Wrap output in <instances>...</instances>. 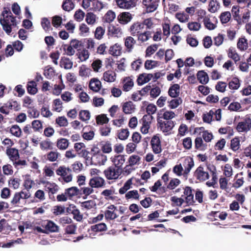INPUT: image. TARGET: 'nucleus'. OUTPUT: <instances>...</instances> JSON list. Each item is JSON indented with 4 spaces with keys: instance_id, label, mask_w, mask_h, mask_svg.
<instances>
[{
    "instance_id": "obj_1",
    "label": "nucleus",
    "mask_w": 251,
    "mask_h": 251,
    "mask_svg": "<svg viewBox=\"0 0 251 251\" xmlns=\"http://www.w3.org/2000/svg\"><path fill=\"white\" fill-rule=\"evenodd\" d=\"M104 176L108 180L117 179L122 174V170L117 169L114 166L107 168L103 171Z\"/></svg>"
},
{
    "instance_id": "obj_2",
    "label": "nucleus",
    "mask_w": 251,
    "mask_h": 251,
    "mask_svg": "<svg viewBox=\"0 0 251 251\" xmlns=\"http://www.w3.org/2000/svg\"><path fill=\"white\" fill-rule=\"evenodd\" d=\"M71 172L72 170L69 168H66L65 166H60L56 170V174L62 176L63 180L66 183L70 182L72 180L73 176Z\"/></svg>"
},
{
    "instance_id": "obj_3",
    "label": "nucleus",
    "mask_w": 251,
    "mask_h": 251,
    "mask_svg": "<svg viewBox=\"0 0 251 251\" xmlns=\"http://www.w3.org/2000/svg\"><path fill=\"white\" fill-rule=\"evenodd\" d=\"M0 24L2 26L3 30L8 34L9 35L11 31L12 27L17 26V22L16 21V25L14 23H11L10 19L6 16L5 17H0Z\"/></svg>"
},
{
    "instance_id": "obj_4",
    "label": "nucleus",
    "mask_w": 251,
    "mask_h": 251,
    "mask_svg": "<svg viewBox=\"0 0 251 251\" xmlns=\"http://www.w3.org/2000/svg\"><path fill=\"white\" fill-rule=\"evenodd\" d=\"M251 128V119L250 117L245 118L243 121L240 122L237 124L236 129L239 132H247Z\"/></svg>"
},
{
    "instance_id": "obj_5",
    "label": "nucleus",
    "mask_w": 251,
    "mask_h": 251,
    "mask_svg": "<svg viewBox=\"0 0 251 251\" xmlns=\"http://www.w3.org/2000/svg\"><path fill=\"white\" fill-rule=\"evenodd\" d=\"M151 145L154 153L159 154L162 151L161 141L158 134L154 135L152 137Z\"/></svg>"
},
{
    "instance_id": "obj_6",
    "label": "nucleus",
    "mask_w": 251,
    "mask_h": 251,
    "mask_svg": "<svg viewBox=\"0 0 251 251\" xmlns=\"http://www.w3.org/2000/svg\"><path fill=\"white\" fill-rule=\"evenodd\" d=\"M120 8L129 9L134 7L139 0H115Z\"/></svg>"
},
{
    "instance_id": "obj_7",
    "label": "nucleus",
    "mask_w": 251,
    "mask_h": 251,
    "mask_svg": "<svg viewBox=\"0 0 251 251\" xmlns=\"http://www.w3.org/2000/svg\"><path fill=\"white\" fill-rule=\"evenodd\" d=\"M194 176L200 181H204L209 178L208 173L204 171L203 167L201 165L197 168L194 172Z\"/></svg>"
},
{
    "instance_id": "obj_8",
    "label": "nucleus",
    "mask_w": 251,
    "mask_h": 251,
    "mask_svg": "<svg viewBox=\"0 0 251 251\" xmlns=\"http://www.w3.org/2000/svg\"><path fill=\"white\" fill-rule=\"evenodd\" d=\"M153 119L152 115H145L142 119V126L141 127V131L143 134H147L149 132L151 121Z\"/></svg>"
},
{
    "instance_id": "obj_9",
    "label": "nucleus",
    "mask_w": 251,
    "mask_h": 251,
    "mask_svg": "<svg viewBox=\"0 0 251 251\" xmlns=\"http://www.w3.org/2000/svg\"><path fill=\"white\" fill-rule=\"evenodd\" d=\"M45 185V190L48 192L50 198H51L53 194H56L59 190V187L55 183L49 181L42 182Z\"/></svg>"
},
{
    "instance_id": "obj_10",
    "label": "nucleus",
    "mask_w": 251,
    "mask_h": 251,
    "mask_svg": "<svg viewBox=\"0 0 251 251\" xmlns=\"http://www.w3.org/2000/svg\"><path fill=\"white\" fill-rule=\"evenodd\" d=\"M183 166L184 168L183 175L185 176H187L192 168L194 166V162L193 158L190 156L184 157L183 162Z\"/></svg>"
},
{
    "instance_id": "obj_11",
    "label": "nucleus",
    "mask_w": 251,
    "mask_h": 251,
    "mask_svg": "<svg viewBox=\"0 0 251 251\" xmlns=\"http://www.w3.org/2000/svg\"><path fill=\"white\" fill-rule=\"evenodd\" d=\"M107 160V156L100 151H98L97 153L93 155L92 164L95 165H104Z\"/></svg>"
},
{
    "instance_id": "obj_12",
    "label": "nucleus",
    "mask_w": 251,
    "mask_h": 251,
    "mask_svg": "<svg viewBox=\"0 0 251 251\" xmlns=\"http://www.w3.org/2000/svg\"><path fill=\"white\" fill-rule=\"evenodd\" d=\"M157 120L159 124V127L163 132L170 131L175 126L174 122L171 120L162 122L159 120V116L157 117Z\"/></svg>"
},
{
    "instance_id": "obj_13",
    "label": "nucleus",
    "mask_w": 251,
    "mask_h": 251,
    "mask_svg": "<svg viewBox=\"0 0 251 251\" xmlns=\"http://www.w3.org/2000/svg\"><path fill=\"white\" fill-rule=\"evenodd\" d=\"M105 180L104 179L98 176H95L91 178L89 182V186L93 188H101L102 187L105 185Z\"/></svg>"
},
{
    "instance_id": "obj_14",
    "label": "nucleus",
    "mask_w": 251,
    "mask_h": 251,
    "mask_svg": "<svg viewBox=\"0 0 251 251\" xmlns=\"http://www.w3.org/2000/svg\"><path fill=\"white\" fill-rule=\"evenodd\" d=\"M66 211L69 213L73 215V218L78 222H80L83 218L82 215L80 214L79 210L74 204H70L67 208Z\"/></svg>"
},
{
    "instance_id": "obj_15",
    "label": "nucleus",
    "mask_w": 251,
    "mask_h": 251,
    "mask_svg": "<svg viewBox=\"0 0 251 251\" xmlns=\"http://www.w3.org/2000/svg\"><path fill=\"white\" fill-rule=\"evenodd\" d=\"M194 190L189 186H186L184 189V195L185 196V202L187 205H193L195 202L194 199Z\"/></svg>"
},
{
    "instance_id": "obj_16",
    "label": "nucleus",
    "mask_w": 251,
    "mask_h": 251,
    "mask_svg": "<svg viewBox=\"0 0 251 251\" xmlns=\"http://www.w3.org/2000/svg\"><path fill=\"white\" fill-rule=\"evenodd\" d=\"M143 29V25L141 23L136 22L130 26L129 31L132 36H135L142 33Z\"/></svg>"
},
{
    "instance_id": "obj_17",
    "label": "nucleus",
    "mask_w": 251,
    "mask_h": 251,
    "mask_svg": "<svg viewBox=\"0 0 251 251\" xmlns=\"http://www.w3.org/2000/svg\"><path fill=\"white\" fill-rule=\"evenodd\" d=\"M143 4L145 5L148 12L155 11L158 6L157 0H143Z\"/></svg>"
},
{
    "instance_id": "obj_18",
    "label": "nucleus",
    "mask_w": 251,
    "mask_h": 251,
    "mask_svg": "<svg viewBox=\"0 0 251 251\" xmlns=\"http://www.w3.org/2000/svg\"><path fill=\"white\" fill-rule=\"evenodd\" d=\"M124 155H117L113 158H111V161L114 165V167L120 170H122V166L125 163L126 159Z\"/></svg>"
},
{
    "instance_id": "obj_19",
    "label": "nucleus",
    "mask_w": 251,
    "mask_h": 251,
    "mask_svg": "<svg viewBox=\"0 0 251 251\" xmlns=\"http://www.w3.org/2000/svg\"><path fill=\"white\" fill-rule=\"evenodd\" d=\"M42 226L45 228L47 233L49 232H56L59 230V226L50 220H47L46 224H44Z\"/></svg>"
},
{
    "instance_id": "obj_20",
    "label": "nucleus",
    "mask_w": 251,
    "mask_h": 251,
    "mask_svg": "<svg viewBox=\"0 0 251 251\" xmlns=\"http://www.w3.org/2000/svg\"><path fill=\"white\" fill-rule=\"evenodd\" d=\"M69 200H72L75 197L80 196L81 191L76 186H72L65 189Z\"/></svg>"
},
{
    "instance_id": "obj_21",
    "label": "nucleus",
    "mask_w": 251,
    "mask_h": 251,
    "mask_svg": "<svg viewBox=\"0 0 251 251\" xmlns=\"http://www.w3.org/2000/svg\"><path fill=\"white\" fill-rule=\"evenodd\" d=\"M124 44L127 52H131L133 50L136 41L131 36H127L124 38Z\"/></svg>"
},
{
    "instance_id": "obj_22",
    "label": "nucleus",
    "mask_w": 251,
    "mask_h": 251,
    "mask_svg": "<svg viewBox=\"0 0 251 251\" xmlns=\"http://www.w3.org/2000/svg\"><path fill=\"white\" fill-rule=\"evenodd\" d=\"M132 18V15L129 12H125L118 15V20L120 24L125 25L129 22Z\"/></svg>"
},
{
    "instance_id": "obj_23",
    "label": "nucleus",
    "mask_w": 251,
    "mask_h": 251,
    "mask_svg": "<svg viewBox=\"0 0 251 251\" xmlns=\"http://www.w3.org/2000/svg\"><path fill=\"white\" fill-rule=\"evenodd\" d=\"M153 77V75L151 74H141L139 75L137 80L138 84L141 85L147 83Z\"/></svg>"
},
{
    "instance_id": "obj_24",
    "label": "nucleus",
    "mask_w": 251,
    "mask_h": 251,
    "mask_svg": "<svg viewBox=\"0 0 251 251\" xmlns=\"http://www.w3.org/2000/svg\"><path fill=\"white\" fill-rule=\"evenodd\" d=\"M180 86L178 84L172 85L169 89L168 95L171 98H177L179 95Z\"/></svg>"
},
{
    "instance_id": "obj_25",
    "label": "nucleus",
    "mask_w": 251,
    "mask_h": 251,
    "mask_svg": "<svg viewBox=\"0 0 251 251\" xmlns=\"http://www.w3.org/2000/svg\"><path fill=\"white\" fill-rule=\"evenodd\" d=\"M195 148L197 150L203 151L207 149V144L203 143L201 137H197L194 141Z\"/></svg>"
},
{
    "instance_id": "obj_26",
    "label": "nucleus",
    "mask_w": 251,
    "mask_h": 251,
    "mask_svg": "<svg viewBox=\"0 0 251 251\" xmlns=\"http://www.w3.org/2000/svg\"><path fill=\"white\" fill-rule=\"evenodd\" d=\"M101 86V82L97 78H93L90 81L89 87L94 92H98L100 90Z\"/></svg>"
},
{
    "instance_id": "obj_27",
    "label": "nucleus",
    "mask_w": 251,
    "mask_h": 251,
    "mask_svg": "<svg viewBox=\"0 0 251 251\" xmlns=\"http://www.w3.org/2000/svg\"><path fill=\"white\" fill-rule=\"evenodd\" d=\"M198 80L202 84H206L209 81L207 74L203 70L199 71L197 74Z\"/></svg>"
},
{
    "instance_id": "obj_28",
    "label": "nucleus",
    "mask_w": 251,
    "mask_h": 251,
    "mask_svg": "<svg viewBox=\"0 0 251 251\" xmlns=\"http://www.w3.org/2000/svg\"><path fill=\"white\" fill-rule=\"evenodd\" d=\"M6 154L11 160H16L19 158V151L15 148H8Z\"/></svg>"
},
{
    "instance_id": "obj_29",
    "label": "nucleus",
    "mask_w": 251,
    "mask_h": 251,
    "mask_svg": "<svg viewBox=\"0 0 251 251\" xmlns=\"http://www.w3.org/2000/svg\"><path fill=\"white\" fill-rule=\"evenodd\" d=\"M134 109L135 105L130 101L124 103L123 105V111L126 114H131Z\"/></svg>"
},
{
    "instance_id": "obj_30",
    "label": "nucleus",
    "mask_w": 251,
    "mask_h": 251,
    "mask_svg": "<svg viewBox=\"0 0 251 251\" xmlns=\"http://www.w3.org/2000/svg\"><path fill=\"white\" fill-rule=\"evenodd\" d=\"M6 16L10 19L11 23H14L15 25H16V17L12 15L10 9L8 7H4L0 15V17H5Z\"/></svg>"
},
{
    "instance_id": "obj_31",
    "label": "nucleus",
    "mask_w": 251,
    "mask_h": 251,
    "mask_svg": "<svg viewBox=\"0 0 251 251\" xmlns=\"http://www.w3.org/2000/svg\"><path fill=\"white\" fill-rule=\"evenodd\" d=\"M227 56L229 58L232 59L234 61L235 63L240 60V57L236 51L232 48L228 49L227 51Z\"/></svg>"
},
{
    "instance_id": "obj_32",
    "label": "nucleus",
    "mask_w": 251,
    "mask_h": 251,
    "mask_svg": "<svg viewBox=\"0 0 251 251\" xmlns=\"http://www.w3.org/2000/svg\"><path fill=\"white\" fill-rule=\"evenodd\" d=\"M60 155V154L56 151H50L45 154V157L50 162H54L57 160Z\"/></svg>"
},
{
    "instance_id": "obj_33",
    "label": "nucleus",
    "mask_w": 251,
    "mask_h": 251,
    "mask_svg": "<svg viewBox=\"0 0 251 251\" xmlns=\"http://www.w3.org/2000/svg\"><path fill=\"white\" fill-rule=\"evenodd\" d=\"M27 92L31 95H35L37 93L36 83L33 81H29L26 86Z\"/></svg>"
},
{
    "instance_id": "obj_34",
    "label": "nucleus",
    "mask_w": 251,
    "mask_h": 251,
    "mask_svg": "<svg viewBox=\"0 0 251 251\" xmlns=\"http://www.w3.org/2000/svg\"><path fill=\"white\" fill-rule=\"evenodd\" d=\"M122 47L118 44H115L110 47L109 49V53L113 56H118L121 54Z\"/></svg>"
},
{
    "instance_id": "obj_35",
    "label": "nucleus",
    "mask_w": 251,
    "mask_h": 251,
    "mask_svg": "<svg viewBox=\"0 0 251 251\" xmlns=\"http://www.w3.org/2000/svg\"><path fill=\"white\" fill-rule=\"evenodd\" d=\"M103 79L107 82H113L115 80L116 74L112 71H107L104 73Z\"/></svg>"
},
{
    "instance_id": "obj_36",
    "label": "nucleus",
    "mask_w": 251,
    "mask_h": 251,
    "mask_svg": "<svg viewBox=\"0 0 251 251\" xmlns=\"http://www.w3.org/2000/svg\"><path fill=\"white\" fill-rule=\"evenodd\" d=\"M124 84L123 86V90L124 91H129L133 86L134 82L129 77H126L124 79Z\"/></svg>"
},
{
    "instance_id": "obj_37",
    "label": "nucleus",
    "mask_w": 251,
    "mask_h": 251,
    "mask_svg": "<svg viewBox=\"0 0 251 251\" xmlns=\"http://www.w3.org/2000/svg\"><path fill=\"white\" fill-rule=\"evenodd\" d=\"M91 229L92 231L98 232L101 231H104L106 230L107 226L104 223H101L98 224H96L91 226Z\"/></svg>"
},
{
    "instance_id": "obj_38",
    "label": "nucleus",
    "mask_w": 251,
    "mask_h": 251,
    "mask_svg": "<svg viewBox=\"0 0 251 251\" xmlns=\"http://www.w3.org/2000/svg\"><path fill=\"white\" fill-rule=\"evenodd\" d=\"M107 31L108 34L112 36H117L119 33H122L121 28L112 24H109Z\"/></svg>"
},
{
    "instance_id": "obj_39",
    "label": "nucleus",
    "mask_w": 251,
    "mask_h": 251,
    "mask_svg": "<svg viewBox=\"0 0 251 251\" xmlns=\"http://www.w3.org/2000/svg\"><path fill=\"white\" fill-rule=\"evenodd\" d=\"M56 146L60 150H65L69 146V141L65 138L59 139L57 141Z\"/></svg>"
},
{
    "instance_id": "obj_40",
    "label": "nucleus",
    "mask_w": 251,
    "mask_h": 251,
    "mask_svg": "<svg viewBox=\"0 0 251 251\" xmlns=\"http://www.w3.org/2000/svg\"><path fill=\"white\" fill-rule=\"evenodd\" d=\"M75 7V4L73 2L72 0H64L62 8V9L68 12L71 11Z\"/></svg>"
},
{
    "instance_id": "obj_41",
    "label": "nucleus",
    "mask_w": 251,
    "mask_h": 251,
    "mask_svg": "<svg viewBox=\"0 0 251 251\" xmlns=\"http://www.w3.org/2000/svg\"><path fill=\"white\" fill-rule=\"evenodd\" d=\"M129 135V132L127 128H122L117 132V136L121 140H125L127 139Z\"/></svg>"
},
{
    "instance_id": "obj_42",
    "label": "nucleus",
    "mask_w": 251,
    "mask_h": 251,
    "mask_svg": "<svg viewBox=\"0 0 251 251\" xmlns=\"http://www.w3.org/2000/svg\"><path fill=\"white\" fill-rule=\"evenodd\" d=\"M240 86V80L237 77H234L228 83V87L230 89L237 90Z\"/></svg>"
},
{
    "instance_id": "obj_43",
    "label": "nucleus",
    "mask_w": 251,
    "mask_h": 251,
    "mask_svg": "<svg viewBox=\"0 0 251 251\" xmlns=\"http://www.w3.org/2000/svg\"><path fill=\"white\" fill-rule=\"evenodd\" d=\"M116 14L112 10H108L104 15L103 17L104 22L110 23L115 19Z\"/></svg>"
},
{
    "instance_id": "obj_44",
    "label": "nucleus",
    "mask_w": 251,
    "mask_h": 251,
    "mask_svg": "<svg viewBox=\"0 0 251 251\" xmlns=\"http://www.w3.org/2000/svg\"><path fill=\"white\" fill-rule=\"evenodd\" d=\"M79 190L81 191L80 196L82 195H84L83 197V199H87L88 196L93 193L94 192L93 188L90 186L81 187Z\"/></svg>"
},
{
    "instance_id": "obj_45",
    "label": "nucleus",
    "mask_w": 251,
    "mask_h": 251,
    "mask_svg": "<svg viewBox=\"0 0 251 251\" xmlns=\"http://www.w3.org/2000/svg\"><path fill=\"white\" fill-rule=\"evenodd\" d=\"M240 146V139L238 137H235L231 140L230 148L233 151H236L238 150Z\"/></svg>"
},
{
    "instance_id": "obj_46",
    "label": "nucleus",
    "mask_w": 251,
    "mask_h": 251,
    "mask_svg": "<svg viewBox=\"0 0 251 251\" xmlns=\"http://www.w3.org/2000/svg\"><path fill=\"white\" fill-rule=\"evenodd\" d=\"M220 8V4L217 0H211L209 3L208 10L211 13H214Z\"/></svg>"
},
{
    "instance_id": "obj_47",
    "label": "nucleus",
    "mask_w": 251,
    "mask_h": 251,
    "mask_svg": "<svg viewBox=\"0 0 251 251\" xmlns=\"http://www.w3.org/2000/svg\"><path fill=\"white\" fill-rule=\"evenodd\" d=\"M91 73V69L87 68L85 65H83L79 67V75L81 76H89Z\"/></svg>"
},
{
    "instance_id": "obj_48",
    "label": "nucleus",
    "mask_w": 251,
    "mask_h": 251,
    "mask_svg": "<svg viewBox=\"0 0 251 251\" xmlns=\"http://www.w3.org/2000/svg\"><path fill=\"white\" fill-rule=\"evenodd\" d=\"M203 22L205 27L209 30H213L216 27V25L210 21L209 15L204 18Z\"/></svg>"
},
{
    "instance_id": "obj_49",
    "label": "nucleus",
    "mask_w": 251,
    "mask_h": 251,
    "mask_svg": "<svg viewBox=\"0 0 251 251\" xmlns=\"http://www.w3.org/2000/svg\"><path fill=\"white\" fill-rule=\"evenodd\" d=\"M10 132L17 137H20L22 134V130L19 126L13 125L10 129Z\"/></svg>"
},
{
    "instance_id": "obj_50",
    "label": "nucleus",
    "mask_w": 251,
    "mask_h": 251,
    "mask_svg": "<svg viewBox=\"0 0 251 251\" xmlns=\"http://www.w3.org/2000/svg\"><path fill=\"white\" fill-rule=\"evenodd\" d=\"M231 18V14L229 11L222 12L220 16V19L222 24L227 23Z\"/></svg>"
},
{
    "instance_id": "obj_51",
    "label": "nucleus",
    "mask_w": 251,
    "mask_h": 251,
    "mask_svg": "<svg viewBox=\"0 0 251 251\" xmlns=\"http://www.w3.org/2000/svg\"><path fill=\"white\" fill-rule=\"evenodd\" d=\"M237 46L240 50H246L248 46L247 40L245 37L239 38Z\"/></svg>"
},
{
    "instance_id": "obj_52",
    "label": "nucleus",
    "mask_w": 251,
    "mask_h": 251,
    "mask_svg": "<svg viewBox=\"0 0 251 251\" xmlns=\"http://www.w3.org/2000/svg\"><path fill=\"white\" fill-rule=\"evenodd\" d=\"M12 108L8 101L5 103L0 107V113L5 115H7L10 113V111Z\"/></svg>"
},
{
    "instance_id": "obj_53",
    "label": "nucleus",
    "mask_w": 251,
    "mask_h": 251,
    "mask_svg": "<svg viewBox=\"0 0 251 251\" xmlns=\"http://www.w3.org/2000/svg\"><path fill=\"white\" fill-rule=\"evenodd\" d=\"M132 184V178L128 179L124 184L123 187L119 189V193L120 194H125L128 189L130 188Z\"/></svg>"
},
{
    "instance_id": "obj_54",
    "label": "nucleus",
    "mask_w": 251,
    "mask_h": 251,
    "mask_svg": "<svg viewBox=\"0 0 251 251\" xmlns=\"http://www.w3.org/2000/svg\"><path fill=\"white\" fill-rule=\"evenodd\" d=\"M104 33L105 28L100 26H98L96 28L95 32V37L98 40H100L102 38Z\"/></svg>"
},
{
    "instance_id": "obj_55",
    "label": "nucleus",
    "mask_w": 251,
    "mask_h": 251,
    "mask_svg": "<svg viewBox=\"0 0 251 251\" xmlns=\"http://www.w3.org/2000/svg\"><path fill=\"white\" fill-rule=\"evenodd\" d=\"M250 17V12L249 10L244 13L242 18L241 19L240 17L238 19L237 22L238 25H242L243 24L246 23L249 21V20Z\"/></svg>"
},
{
    "instance_id": "obj_56",
    "label": "nucleus",
    "mask_w": 251,
    "mask_h": 251,
    "mask_svg": "<svg viewBox=\"0 0 251 251\" xmlns=\"http://www.w3.org/2000/svg\"><path fill=\"white\" fill-rule=\"evenodd\" d=\"M182 102V100L181 98L179 97L176 99H173L169 101V106L171 109L176 108Z\"/></svg>"
},
{
    "instance_id": "obj_57",
    "label": "nucleus",
    "mask_w": 251,
    "mask_h": 251,
    "mask_svg": "<svg viewBox=\"0 0 251 251\" xmlns=\"http://www.w3.org/2000/svg\"><path fill=\"white\" fill-rule=\"evenodd\" d=\"M78 154H80L82 157L85 158L86 160L90 162L92 164L93 155H91L89 151L86 150H82L80 152H78Z\"/></svg>"
},
{
    "instance_id": "obj_58",
    "label": "nucleus",
    "mask_w": 251,
    "mask_h": 251,
    "mask_svg": "<svg viewBox=\"0 0 251 251\" xmlns=\"http://www.w3.org/2000/svg\"><path fill=\"white\" fill-rule=\"evenodd\" d=\"M109 122V119L105 114H101L98 115L96 117V122L98 125H103L107 124Z\"/></svg>"
},
{
    "instance_id": "obj_59",
    "label": "nucleus",
    "mask_w": 251,
    "mask_h": 251,
    "mask_svg": "<svg viewBox=\"0 0 251 251\" xmlns=\"http://www.w3.org/2000/svg\"><path fill=\"white\" fill-rule=\"evenodd\" d=\"M52 144L51 141L48 139L42 141L40 143V146L43 150H51L52 149Z\"/></svg>"
},
{
    "instance_id": "obj_60",
    "label": "nucleus",
    "mask_w": 251,
    "mask_h": 251,
    "mask_svg": "<svg viewBox=\"0 0 251 251\" xmlns=\"http://www.w3.org/2000/svg\"><path fill=\"white\" fill-rule=\"evenodd\" d=\"M141 158L137 155H132L130 156L128 160V162L130 165L134 166L136 164H139Z\"/></svg>"
},
{
    "instance_id": "obj_61",
    "label": "nucleus",
    "mask_w": 251,
    "mask_h": 251,
    "mask_svg": "<svg viewBox=\"0 0 251 251\" xmlns=\"http://www.w3.org/2000/svg\"><path fill=\"white\" fill-rule=\"evenodd\" d=\"M126 198L127 200L133 198L134 199L138 200L139 198V195L138 194V192L137 190H131L130 191H128L126 194Z\"/></svg>"
},
{
    "instance_id": "obj_62",
    "label": "nucleus",
    "mask_w": 251,
    "mask_h": 251,
    "mask_svg": "<svg viewBox=\"0 0 251 251\" xmlns=\"http://www.w3.org/2000/svg\"><path fill=\"white\" fill-rule=\"evenodd\" d=\"M52 213L55 216L63 214L65 213V207L62 205H56L53 207Z\"/></svg>"
},
{
    "instance_id": "obj_63",
    "label": "nucleus",
    "mask_w": 251,
    "mask_h": 251,
    "mask_svg": "<svg viewBox=\"0 0 251 251\" xmlns=\"http://www.w3.org/2000/svg\"><path fill=\"white\" fill-rule=\"evenodd\" d=\"M34 184V182L33 180L30 179L29 176H26L25 179L24 181V186L26 190L29 191Z\"/></svg>"
},
{
    "instance_id": "obj_64",
    "label": "nucleus",
    "mask_w": 251,
    "mask_h": 251,
    "mask_svg": "<svg viewBox=\"0 0 251 251\" xmlns=\"http://www.w3.org/2000/svg\"><path fill=\"white\" fill-rule=\"evenodd\" d=\"M85 21L89 25H93L96 22V15L92 12L86 14Z\"/></svg>"
}]
</instances>
